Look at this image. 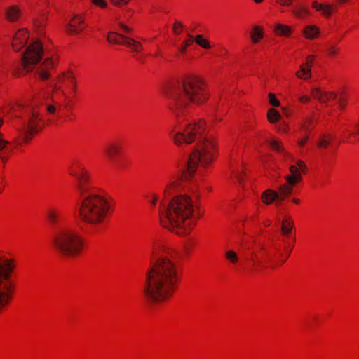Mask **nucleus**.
I'll list each match as a JSON object with an SVG mask.
<instances>
[{
  "label": "nucleus",
  "mask_w": 359,
  "mask_h": 359,
  "mask_svg": "<svg viewBox=\"0 0 359 359\" xmlns=\"http://www.w3.org/2000/svg\"><path fill=\"white\" fill-rule=\"evenodd\" d=\"M332 136L330 134L323 135L318 143L319 147H327L332 140Z\"/></svg>",
  "instance_id": "nucleus-32"
},
{
  "label": "nucleus",
  "mask_w": 359,
  "mask_h": 359,
  "mask_svg": "<svg viewBox=\"0 0 359 359\" xmlns=\"http://www.w3.org/2000/svg\"><path fill=\"white\" fill-rule=\"evenodd\" d=\"M283 262H285L286 259L283 258Z\"/></svg>",
  "instance_id": "nucleus-60"
},
{
  "label": "nucleus",
  "mask_w": 359,
  "mask_h": 359,
  "mask_svg": "<svg viewBox=\"0 0 359 359\" xmlns=\"http://www.w3.org/2000/svg\"><path fill=\"white\" fill-rule=\"evenodd\" d=\"M57 83H65L67 85L76 86V80L71 71L63 72L57 79Z\"/></svg>",
  "instance_id": "nucleus-15"
},
{
  "label": "nucleus",
  "mask_w": 359,
  "mask_h": 359,
  "mask_svg": "<svg viewBox=\"0 0 359 359\" xmlns=\"http://www.w3.org/2000/svg\"><path fill=\"white\" fill-rule=\"evenodd\" d=\"M302 33L307 39H313L319 35L320 29L316 25H311L306 26L302 31Z\"/></svg>",
  "instance_id": "nucleus-19"
},
{
  "label": "nucleus",
  "mask_w": 359,
  "mask_h": 359,
  "mask_svg": "<svg viewBox=\"0 0 359 359\" xmlns=\"http://www.w3.org/2000/svg\"><path fill=\"white\" fill-rule=\"evenodd\" d=\"M292 201L297 204H299L300 203V201L299 199H297V198H293L292 199Z\"/></svg>",
  "instance_id": "nucleus-53"
},
{
  "label": "nucleus",
  "mask_w": 359,
  "mask_h": 359,
  "mask_svg": "<svg viewBox=\"0 0 359 359\" xmlns=\"http://www.w3.org/2000/svg\"><path fill=\"white\" fill-rule=\"evenodd\" d=\"M269 102L273 107H278L280 105V102L276 97L275 95L273 93H269Z\"/></svg>",
  "instance_id": "nucleus-36"
},
{
  "label": "nucleus",
  "mask_w": 359,
  "mask_h": 359,
  "mask_svg": "<svg viewBox=\"0 0 359 359\" xmlns=\"http://www.w3.org/2000/svg\"><path fill=\"white\" fill-rule=\"evenodd\" d=\"M166 96L170 100V109L178 121L176 126L178 131L172 137L174 142L177 145L196 144L195 149L189 158L187 170L184 172V177L187 180L193 176L198 164L205 167L214 160L217 142L214 137L204 133L206 126L204 120L184 124L181 116L185 114L190 102L202 104L208 99L209 94L201 79L189 76L172 83Z\"/></svg>",
  "instance_id": "nucleus-1"
},
{
  "label": "nucleus",
  "mask_w": 359,
  "mask_h": 359,
  "mask_svg": "<svg viewBox=\"0 0 359 359\" xmlns=\"http://www.w3.org/2000/svg\"><path fill=\"white\" fill-rule=\"evenodd\" d=\"M293 227V223L292 221H287L284 219L282 222L281 230L284 235L287 236L290 233L291 230Z\"/></svg>",
  "instance_id": "nucleus-29"
},
{
  "label": "nucleus",
  "mask_w": 359,
  "mask_h": 359,
  "mask_svg": "<svg viewBox=\"0 0 359 359\" xmlns=\"http://www.w3.org/2000/svg\"><path fill=\"white\" fill-rule=\"evenodd\" d=\"M299 100L302 103H306L310 101V97L307 95H302L299 97Z\"/></svg>",
  "instance_id": "nucleus-44"
},
{
  "label": "nucleus",
  "mask_w": 359,
  "mask_h": 359,
  "mask_svg": "<svg viewBox=\"0 0 359 359\" xmlns=\"http://www.w3.org/2000/svg\"><path fill=\"white\" fill-rule=\"evenodd\" d=\"M129 37H127L123 34H118L116 32H109L107 39L109 43H113L115 44H123V42L126 41V39H128Z\"/></svg>",
  "instance_id": "nucleus-18"
},
{
  "label": "nucleus",
  "mask_w": 359,
  "mask_h": 359,
  "mask_svg": "<svg viewBox=\"0 0 359 359\" xmlns=\"http://www.w3.org/2000/svg\"><path fill=\"white\" fill-rule=\"evenodd\" d=\"M269 225V224L268 222H266L265 226H268Z\"/></svg>",
  "instance_id": "nucleus-59"
},
{
  "label": "nucleus",
  "mask_w": 359,
  "mask_h": 359,
  "mask_svg": "<svg viewBox=\"0 0 359 359\" xmlns=\"http://www.w3.org/2000/svg\"><path fill=\"white\" fill-rule=\"evenodd\" d=\"M51 87L53 88V90H55V91H60L61 93L65 96L66 97L67 96V94L66 93L62 90V87L60 86H58L57 85L56 83L55 84H53L51 86Z\"/></svg>",
  "instance_id": "nucleus-42"
},
{
  "label": "nucleus",
  "mask_w": 359,
  "mask_h": 359,
  "mask_svg": "<svg viewBox=\"0 0 359 359\" xmlns=\"http://www.w3.org/2000/svg\"><path fill=\"white\" fill-rule=\"evenodd\" d=\"M312 6L318 11H321L323 15L329 18L332 13L337 11V6L333 4H318L317 1L312 3Z\"/></svg>",
  "instance_id": "nucleus-14"
},
{
  "label": "nucleus",
  "mask_w": 359,
  "mask_h": 359,
  "mask_svg": "<svg viewBox=\"0 0 359 359\" xmlns=\"http://www.w3.org/2000/svg\"><path fill=\"white\" fill-rule=\"evenodd\" d=\"M351 130L346 129V131L348 132V135L346 137L344 142H348L350 137H353L357 140H359V121H355L350 124Z\"/></svg>",
  "instance_id": "nucleus-22"
},
{
  "label": "nucleus",
  "mask_w": 359,
  "mask_h": 359,
  "mask_svg": "<svg viewBox=\"0 0 359 359\" xmlns=\"http://www.w3.org/2000/svg\"><path fill=\"white\" fill-rule=\"evenodd\" d=\"M14 268L13 260L0 258V311L6 307L12 299L14 287L11 276Z\"/></svg>",
  "instance_id": "nucleus-7"
},
{
  "label": "nucleus",
  "mask_w": 359,
  "mask_h": 359,
  "mask_svg": "<svg viewBox=\"0 0 359 359\" xmlns=\"http://www.w3.org/2000/svg\"><path fill=\"white\" fill-rule=\"evenodd\" d=\"M256 4H260L262 3L264 0H253Z\"/></svg>",
  "instance_id": "nucleus-56"
},
{
  "label": "nucleus",
  "mask_w": 359,
  "mask_h": 359,
  "mask_svg": "<svg viewBox=\"0 0 359 359\" xmlns=\"http://www.w3.org/2000/svg\"><path fill=\"white\" fill-rule=\"evenodd\" d=\"M313 58H314V55H313L308 56L307 63L309 65H311Z\"/></svg>",
  "instance_id": "nucleus-47"
},
{
  "label": "nucleus",
  "mask_w": 359,
  "mask_h": 359,
  "mask_svg": "<svg viewBox=\"0 0 359 359\" xmlns=\"http://www.w3.org/2000/svg\"><path fill=\"white\" fill-rule=\"evenodd\" d=\"M297 167L299 169L300 171L302 172H305L306 169V164L302 161H297Z\"/></svg>",
  "instance_id": "nucleus-40"
},
{
  "label": "nucleus",
  "mask_w": 359,
  "mask_h": 359,
  "mask_svg": "<svg viewBox=\"0 0 359 359\" xmlns=\"http://www.w3.org/2000/svg\"><path fill=\"white\" fill-rule=\"evenodd\" d=\"M114 6L126 5L130 0H109Z\"/></svg>",
  "instance_id": "nucleus-39"
},
{
  "label": "nucleus",
  "mask_w": 359,
  "mask_h": 359,
  "mask_svg": "<svg viewBox=\"0 0 359 359\" xmlns=\"http://www.w3.org/2000/svg\"><path fill=\"white\" fill-rule=\"evenodd\" d=\"M69 175L77 180V205L81 219L92 226L102 224L110 211L109 201L90 185L89 173L82 165L69 168Z\"/></svg>",
  "instance_id": "nucleus-3"
},
{
  "label": "nucleus",
  "mask_w": 359,
  "mask_h": 359,
  "mask_svg": "<svg viewBox=\"0 0 359 359\" xmlns=\"http://www.w3.org/2000/svg\"><path fill=\"white\" fill-rule=\"evenodd\" d=\"M289 169L290 174L285 176L286 182L278 187V191L267 189L262 194V199L265 204H271L276 198H286L292 194L295 184L301 181L302 175L299 169L295 165L290 166Z\"/></svg>",
  "instance_id": "nucleus-6"
},
{
  "label": "nucleus",
  "mask_w": 359,
  "mask_h": 359,
  "mask_svg": "<svg viewBox=\"0 0 359 359\" xmlns=\"http://www.w3.org/2000/svg\"><path fill=\"white\" fill-rule=\"evenodd\" d=\"M183 28V25L180 22H176L173 25V31L176 34H180Z\"/></svg>",
  "instance_id": "nucleus-37"
},
{
  "label": "nucleus",
  "mask_w": 359,
  "mask_h": 359,
  "mask_svg": "<svg viewBox=\"0 0 359 359\" xmlns=\"http://www.w3.org/2000/svg\"><path fill=\"white\" fill-rule=\"evenodd\" d=\"M196 43L205 49L210 48V43L208 40L205 39L201 34L196 35L194 38Z\"/></svg>",
  "instance_id": "nucleus-27"
},
{
  "label": "nucleus",
  "mask_w": 359,
  "mask_h": 359,
  "mask_svg": "<svg viewBox=\"0 0 359 359\" xmlns=\"http://www.w3.org/2000/svg\"><path fill=\"white\" fill-rule=\"evenodd\" d=\"M267 142L275 151L282 153L285 156H289V154L285 151L278 140H267Z\"/></svg>",
  "instance_id": "nucleus-25"
},
{
  "label": "nucleus",
  "mask_w": 359,
  "mask_h": 359,
  "mask_svg": "<svg viewBox=\"0 0 359 359\" xmlns=\"http://www.w3.org/2000/svg\"><path fill=\"white\" fill-rule=\"evenodd\" d=\"M40 120V114L38 110L34 107L26 109L25 116L21 118L18 128L25 142L29 141L41 130Z\"/></svg>",
  "instance_id": "nucleus-8"
},
{
  "label": "nucleus",
  "mask_w": 359,
  "mask_h": 359,
  "mask_svg": "<svg viewBox=\"0 0 359 359\" xmlns=\"http://www.w3.org/2000/svg\"><path fill=\"white\" fill-rule=\"evenodd\" d=\"M45 107L46 111L50 114H54L56 111V107L53 105L48 104Z\"/></svg>",
  "instance_id": "nucleus-43"
},
{
  "label": "nucleus",
  "mask_w": 359,
  "mask_h": 359,
  "mask_svg": "<svg viewBox=\"0 0 359 359\" xmlns=\"http://www.w3.org/2000/svg\"><path fill=\"white\" fill-rule=\"evenodd\" d=\"M306 141H307V137H305L304 139L299 141V144L301 147H303L306 144Z\"/></svg>",
  "instance_id": "nucleus-48"
},
{
  "label": "nucleus",
  "mask_w": 359,
  "mask_h": 359,
  "mask_svg": "<svg viewBox=\"0 0 359 359\" xmlns=\"http://www.w3.org/2000/svg\"><path fill=\"white\" fill-rule=\"evenodd\" d=\"M275 32L278 35L289 36L292 34V30L287 25L277 24L275 27Z\"/></svg>",
  "instance_id": "nucleus-23"
},
{
  "label": "nucleus",
  "mask_w": 359,
  "mask_h": 359,
  "mask_svg": "<svg viewBox=\"0 0 359 359\" xmlns=\"http://www.w3.org/2000/svg\"><path fill=\"white\" fill-rule=\"evenodd\" d=\"M120 27L122 28V29L127 34H130L132 32V29L124 25L122 23H120L119 24Z\"/></svg>",
  "instance_id": "nucleus-45"
},
{
  "label": "nucleus",
  "mask_w": 359,
  "mask_h": 359,
  "mask_svg": "<svg viewBox=\"0 0 359 359\" xmlns=\"http://www.w3.org/2000/svg\"><path fill=\"white\" fill-rule=\"evenodd\" d=\"M76 88V86H72V88H73V90H74V91H75Z\"/></svg>",
  "instance_id": "nucleus-58"
},
{
  "label": "nucleus",
  "mask_w": 359,
  "mask_h": 359,
  "mask_svg": "<svg viewBox=\"0 0 359 359\" xmlns=\"http://www.w3.org/2000/svg\"><path fill=\"white\" fill-rule=\"evenodd\" d=\"M123 45L131 48L135 51H141L142 50V45L131 38L126 39V41L123 42Z\"/></svg>",
  "instance_id": "nucleus-24"
},
{
  "label": "nucleus",
  "mask_w": 359,
  "mask_h": 359,
  "mask_svg": "<svg viewBox=\"0 0 359 359\" xmlns=\"http://www.w3.org/2000/svg\"><path fill=\"white\" fill-rule=\"evenodd\" d=\"M29 38V32L25 29H19L15 34L13 41L12 46L14 50L19 51L27 44Z\"/></svg>",
  "instance_id": "nucleus-10"
},
{
  "label": "nucleus",
  "mask_w": 359,
  "mask_h": 359,
  "mask_svg": "<svg viewBox=\"0 0 359 359\" xmlns=\"http://www.w3.org/2000/svg\"><path fill=\"white\" fill-rule=\"evenodd\" d=\"M348 0H337V1L339 3V4H343V3H345L346 1H347Z\"/></svg>",
  "instance_id": "nucleus-55"
},
{
  "label": "nucleus",
  "mask_w": 359,
  "mask_h": 359,
  "mask_svg": "<svg viewBox=\"0 0 359 359\" xmlns=\"http://www.w3.org/2000/svg\"><path fill=\"white\" fill-rule=\"evenodd\" d=\"M311 95L314 99L318 100L321 103H325L329 100L335 99L337 95L334 93L322 91L319 88L313 87L311 88Z\"/></svg>",
  "instance_id": "nucleus-13"
},
{
  "label": "nucleus",
  "mask_w": 359,
  "mask_h": 359,
  "mask_svg": "<svg viewBox=\"0 0 359 359\" xmlns=\"http://www.w3.org/2000/svg\"><path fill=\"white\" fill-rule=\"evenodd\" d=\"M187 39L184 41V43L181 45L180 48V50L182 53H184L186 51L187 48L191 46L194 41V36L190 34H187Z\"/></svg>",
  "instance_id": "nucleus-31"
},
{
  "label": "nucleus",
  "mask_w": 359,
  "mask_h": 359,
  "mask_svg": "<svg viewBox=\"0 0 359 359\" xmlns=\"http://www.w3.org/2000/svg\"><path fill=\"white\" fill-rule=\"evenodd\" d=\"M264 36L263 28L259 25H255L252 27V30L250 32V37L252 43H257L260 39Z\"/></svg>",
  "instance_id": "nucleus-20"
},
{
  "label": "nucleus",
  "mask_w": 359,
  "mask_h": 359,
  "mask_svg": "<svg viewBox=\"0 0 359 359\" xmlns=\"http://www.w3.org/2000/svg\"><path fill=\"white\" fill-rule=\"evenodd\" d=\"M52 66V61L50 59L48 58L44 60V62L41 65V66L37 69V72L39 76L42 79H48L49 78V73L45 69L46 68H49Z\"/></svg>",
  "instance_id": "nucleus-21"
},
{
  "label": "nucleus",
  "mask_w": 359,
  "mask_h": 359,
  "mask_svg": "<svg viewBox=\"0 0 359 359\" xmlns=\"http://www.w3.org/2000/svg\"><path fill=\"white\" fill-rule=\"evenodd\" d=\"M345 106V102H344L341 99L339 100V107L343 109Z\"/></svg>",
  "instance_id": "nucleus-51"
},
{
  "label": "nucleus",
  "mask_w": 359,
  "mask_h": 359,
  "mask_svg": "<svg viewBox=\"0 0 359 359\" xmlns=\"http://www.w3.org/2000/svg\"><path fill=\"white\" fill-rule=\"evenodd\" d=\"M157 201H158V196L156 195H154L153 199L151 201V204L152 205H155L156 202H157Z\"/></svg>",
  "instance_id": "nucleus-46"
},
{
  "label": "nucleus",
  "mask_w": 359,
  "mask_h": 359,
  "mask_svg": "<svg viewBox=\"0 0 359 359\" xmlns=\"http://www.w3.org/2000/svg\"><path fill=\"white\" fill-rule=\"evenodd\" d=\"M194 203L188 196L180 195L172 198L168 203H161L159 217L161 224L177 234H186L191 229L185 222L191 218Z\"/></svg>",
  "instance_id": "nucleus-4"
},
{
  "label": "nucleus",
  "mask_w": 359,
  "mask_h": 359,
  "mask_svg": "<svg viewBox=\"0 0 359 359\" xmlns=\"http://www.w3.org/2000/svg\"><path fill=\"white\" fill-rule=\"evenodd\" d=\"M92 3L102 8H106L107 6L105 0H92Z\"/></svg>",
  "instance_id": "nucleus-38"
},
{
  "label": "nucleus",
  "mask_w": 359,
  "mask_h": 359,
  "mask_svg": "<svg viewBox=\"0 0 359 359\" xmlns=\"http://www.w3.org/2000/svg\"><path fill=\"white\" fill-rule=\"evenodd\" d=\"M294 0H277V2L280 4V5L283 6H290L292 5Z\"/></svg>",
  "instance_id": "nucleus-41"
},
{
  "label": "nucleus",
  "mask_w": 359,
  "mask_h": 359,
  "mask_svg": "<svg viewBox=\"0 0 359 359\" xmlns=\"http://www.w3.org/2000/svg\"><path fill=\"white\" fill-rule=\"evenodd\" d=\"M284 199L285 198L282 199V198H279L275 199L273 202H274L275 201H277L276 203V205L279 206L280 205V203H281V201H283Z\"/></svg>",
  "instance_id": "nucleus-50"
},
{
  "label": "nucleus",
  "mask_w": 359,
  "mask_h": 359,
  "mask_svg": "<svg viewBox=\"0 0 359 359\" xmlns=\"http://www.w3.org/2000/svg\"><path fill=\"white\" fill-rule=\"evenodd\" d=\"M283 262H285L286 259L283 258Z\"/></svg>",
  "instance_id": "nucleus-61"
},
{
  "label": "nucleus",
  "mask_w": 359,
  "mask_h": 359,
  "mask_svg": "<svg viewBox=\"0 0 359 359\" xmlns=\"http://www.w3.org/2000/svg\"><path fill=\"white\" fill-rule=\"evenodd\" d=\"M47 217L50 223L55 226L58 222L60 214L53 210H50L47 212Z\"/></svg>",
  "instance_id": "nucleus-26"
},
{
  "label": "nucleus",
  "mask_w": 359,
  "mask_h": 359,
  "mask_svg": "<svg viewBox=\"0 0 359 359\" xmlns=\"http://www.w3.org/2000/svg\"><path fill=\"white\" fill-rule=\"evenodd\" d=\"M52 244L55 251L62 257H73L83 248V240L74 229L61 226L55 233Z\"/></svg>",
  "instance_id": "nucleus-5"
},
{
  "label": "nucleus",
  "mask_w": 359,
  "mask_h": 359,
  "mask_svg": "<svg viewBox=\"0 0 359 359\" xmlns=\"http://www.w3.org/2000/svg\"><path fill=\"white\" fill-rule=\"evenodd\" d=\"M83 18L79 15L74 16L66 26V31L71 34H79L83 30L84 27L82 26Z\"/></svg>",
  "instance_id": "nucleus-11"
},
{
  "label": "nucleus",
  "mask_w": 359,
  "mask_h": 359,
  "mask_svg": "<svg viewBox=\"0 0 359 359\" xmlns=\"http://www.w3.org/2000/svg\"><path fill=\"white\" fill-rule=\"evenodd\" d=\"M43 54V49L41 43L39 41H34L27 48L26 51L22 55V69L16 70L15 74L20 76L21 71L30 72L34 69L36 65L41 60Z\"/></svg>",
  "instance_id": "nucleus-9"
},
{
  "label": "nucleus",
  "mask_w": 359,
  "mask_h": 359,
  "mask_svg": "<svg viewBox=\"0 0 359 359\" xmlns=\"http://www.w3.org/2000/svg\"><path fill=\"white\" fill-rule=\"evenodd\" d=\"M339 51V48L334 45H328L327 48V54L330 57H334Z\"/></svg>",
  "instance_id": "nucleus-33"
},
{
  "label": "nucleus",
  "mask_w": 359,
  "mask_h": 359,
  "mask_svg": "<svg viewBox=\"0 0 359 359\" xmlns=\"http://www.w3.org/2000/svg\"><path fill=\"white\" fill-rule=\"evenodd\" d=\"M310 121H311L310 120L307 121V122H306V123H305L304 124V126H302V127H303V129H304L305 131H306V130H309V126H308V125H309V123H310Z\"/></svg>",
  "instance_id": "nucleus-49"
},
{
  "label": "nucleus",
  "mask_w": 359,
  "mask_h": 359,
  "mask_svg": "<svg viewBox=\"0 0 359 359\" xmlns=\"http://www.w3.org/2000/svg\"><path fill=\"white\" fill-rule=\"evenodd\" d=\"M268 119L271 123H275L280 120V114L274 109H269L268 111Z\"/></svg>",
  "instance_id": "nucleus-30"
},
{
  "label": "nucleus",
  "mask_w": 359,
  "mask_h": 359,
  "mask_svg": "<svg viewBox=\"0 0 359 359\" xmlns=\"http://www.w3.org/2000/svg\"><path fill=\"white\" fill-rule=\"evenodd\" d=\"M6 16L8 20L15 22L20 16V10L16 6H11L6 11Z\"/></svg>",
  "instance_id": "nucleus-16"
},
{
  "label": "nucleus",
  "mask_w": 359,
  "mask_h": 359,
  "mask_svg": "<svg viewBox=\"0 0 359 359\" xmlns=\"http://www.w3.org/2000/svg\"><path fill=\"white\" fill-rule=\"evenodd\" d=\"M177 125H178V121L177 120V124H176V126L174 127V129H172V131H175V130H178V129H177V128H176V126H177Z\"/></svg>",
  "instance_id": "nucleus-57"
},
{
  "label": "nucleus",
  "mask_w": 359,
  "mask_h": 359,
  "mask_svg": "<svg viewBox=\"0 0 359 359\" xmlns=\"http://www.w3.org/2000/svg\"><path fill=\"white\" fill-rule=\"evenodd\" d=\"M122 146L120 142H114L108 144L104 149V153L111 161H115L121 152Z\"/></svg>",
  "instance_id": "nucleus-12"
},
{
  "label": "nucleus",
  "mask_w": 359,
  "mask_h": 359,
  "mask_svg": "<svg viewBox=\"0 0 359 359\" xmlns=\"http://www.w3.org/2000/svg\"><path fill=\"white\" fill-rule=\"evenodd\" d=\"M177 186L178 183L177 181H172L169 182L165 187L164 196H168L171 195L173 193V191L177 189Z\"/></svg>",
  "instance_id": "nucleus-28"
},
{
  "label": "nucleus",
  "mask_w": 359,
  "mask_h": 359,
  "mask_svg": "<svg viewBox=\"0 0 359 359\" xmlns=\"http://www.w3.org/2000/svg\"><path fill=\"white\" fill-rule=\"evenodd\" d=\"M151 254L154 257L146 273L144 293L149 301L160 304L174 294L180 278V269L173 255H160V246L154 245Z\"/></svg>",
  "instance_id": "nucleus-2"
},
{
  "label": "nucleus",
  "mask_w": 359,
  "mask_h": 359,
  "mask_svg": "<svg viewBox=\"0 0 359 359\" xmlns=\"http://www.w3.org/2000/svg\"><path fill=\"white\" fill-rule=\"evenodd\" d=\"M237 178H238V180L240 182H242V181H243V177H241V175H238V176H237Z\"/></svg>",
  "instance_id": "nucleus-54"
},
{
  "label": "nucleus",
  "mask_w": 359,
  "mask_h": 359,
  "mask_svg": "<svg viewBox=\"0 0 359 359\" xmlns=\"http://www.w3.org/2000/svg\"><path fill=\"white\" fill-rule=\"evenodd\" d=\"M294 13L299 18H303L305 15H309V11L304 8H299L297 10L294 11Z\"/></svg>",
  "instance_id": "nucleus-35"
},
{
  "label": "nucleus",
  "mask_w": 359,
  "mask_h": 359,
  "mask_svg": "<svg viewBox=\"0 0 359 359\" xmlns=\"http://www.w3.org/2000/svg\"><path fill=\"white\" fill-rule=\"evenodd\" d=\"M296 76L302 79H308L311 76V65L302 64L300 70L297 72Z\"/></svg>",
  "instance_id": "nucleus-17"
},
{
  "label": "nucleus",
  "mask_w": 359,
  "mask_h": 359,
  "mask_svg": "<svg viewBox=\"0 0 359 359\" xmlns=\"http://www.w3.org/2000/svg\"><path fill=\"white\" fill-rule=\"evenodd\" d=\"M226 257L232 263H236L238 261V256L236 253L232 250L227 251L226 253Z\"/></svg>",
  "instance_id": "nucleus-34"
},
{
  "label": "nucleus",
  "mask_w": 359,
  "mask_h": 359,
  "mask_svg": "<svg viewBox=\"0 0 359 359\" xmlns=\"http://www.w3.org/2000/svg\"><path fill=\"white\" fill-rule=\"evenodd\" d=\"M20 108V106H15V107H13V109H13V113H15V116H17V115L15 114V113L17 112V111H18Z\"/></svg>",
  "instance_id": "nucleus-52"
}]
</instances>
